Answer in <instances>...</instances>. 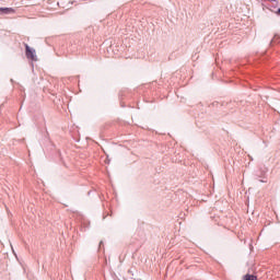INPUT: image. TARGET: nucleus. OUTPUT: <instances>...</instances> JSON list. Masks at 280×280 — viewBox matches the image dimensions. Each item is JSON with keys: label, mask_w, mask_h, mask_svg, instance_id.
Here are the masks:
<instances>
[{"label": "nucleus", "mask_w": 280, "mask_h": 280, "mask_svg": "<svg viewBox=\"0 0 280 280\" xmlns=\"http://www.w3.org/2000/svg\"><path fill=\"white\" fill-rule=\"evenodd\" d=\"M24 47L26 58L33 62H36L38 60V57L36 56V49L30 47L27 44H24Z\"/></svg>", "instance_id": "f257e3e1"}, {"label": "nucleus", "mask_w": 280, "mask_h": 280, "mask_svg": "<svg viewBox=\"0 0 280 280\" xmlns=\"http://www.w3.org/2000/svg\"><path fill=\"white\" fill-rule=\"evenodd\" d=\"M16 12L13 8H0V14H14Z\"/></svg>", "instance_id": "f03ea898"}, {"label": "nucleus", "mask_w": 280, "mask_h": 280, "mask_svg": "<svg viewBox=\"0 0 280 280\" xmlns=\"http://www.w3.org/2000/svg\"><path fill=\"white\" fill-rule=\"evenodd\" d=\"M243 280H257V276L247 273L243 277Z\"/></svg>", "instance_id": "7ed1b4c3"}, {"label": "nucleus", "mask_w": 280, "mask_h": 280, "mask_svg": "<svg viewBox=\"0 0 280 280\" xmlns=\"http://www.w3.org/2000/svg\"><path fill=\"white\" fill-rule=\"evenodd\" d=\"M261 183H268V179L265 177L264 179H260Z\"/></svg>", "instance_id": "20e7f679"}, {"label": "nucleus", "mask_w": 280, "mask_h": 280, "mask_svg": "<svg viewBox=\"0 0 280 280\" xmlns=\"http://www.w3.org/2000/svg\"><path fill=\"white\" fill-rule=\"evenodd\" d=\"M265 174H266V171H261L259 176L261 177V176H264Z\"/></svg>", "instance_id": "39448f33"}, {"label": "nucleus", "mask_w": 280, "mask_h": 280, "mask_svg": "<svg viewBox=\"0 0 280 280\" xmlns=\"http://www.w3.org/2000/svg\"><path fill=\"white\" fill-rule=\"evenodd\" d=\"M277 14H279V15H280V8L277 10Z\"/></svg>", "instance_id": "423d86ee"}, {"label": "nucleus", "mask_w": 280, "mask_h": 280, "mask_svg": "<svg viewBox=\"0 0 280 280\" xmlns=\"http://www.w3.org/2000/svg\"><path fill=\"white\" fill-rule=\"evenodd\" d=\"M104 243L101 241L100 246H102Z\"/></svg>", "instance_id": "0eeeda50"}]
</instances>
